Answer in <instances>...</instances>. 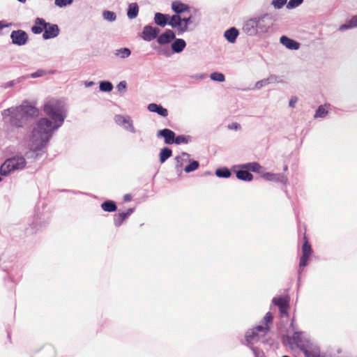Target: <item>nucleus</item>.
I'll list each match as a JSON object with an SVG mask.
<instances>
[{
  "mask_svg": "<svg viewBox=\"0 0 357 357\" xmlns=\"http://www.w3.org/2000/svg\"><path fill=\"white\" fill-rule=\"evenodd\" d=\"M43 110L50 119L41 118L33 128L29 144L33 152L41 151L46 147L53 133L63 125L67 116L66 104L61 100L52 98L47 100Z\"/></svg>",
  "mask_w": 357,
  "mask_h": 357,
  "instance_id": "obj_1",
  "label": "nucleus"
},
{
  "mask_svg": "<svg viewBox=\"0 0 357 357\" xmlns=\"http://www.w3.org/2000/svg\"><path fill=\"white\" fill-rule=\"evenodd\" d=\"M274 22V17L271 13L255 15L244 22L243 31L252 36L266 33L273 27Z\"/></svg>",
  "mask_w": 357,
  "mask_h": 357,
  "instance_id": "obj_2",
  "label": "nucleus"
},
{
  "mask_svg": "<svg viewBox=\"0 0 357 357\" xmlns=\"http://www.w3.org/2000/svg\"><path fill=\"white\" fill-rule=\"evenodd\" d=\"M2 116L5 121L16 127H22L26 120L23 113V108L20 105L3 110Z\"/></svg>",
  "mask_w": 357,
  "mask_h": 357,
  "instance_id": "obj_3",
  "label": "nucleus"
},
{
  "mask_svg": "<svg viewBox=\"0 0 357 357\" xmlns=\"http://www.w3.org/2000/svg\"><path fill=\"white\" fill-rule=\"evenodd\" d=\"M26 158H7L0 166V175L7 176L17 170L22 169L26 166Z\"/></svg>",
  "mask_w": 357,
  "mask_h": 357,
  "instance_id": "obj_4",
  "label": "nucleus"
},
{
  "mask_svg": "<svg viewBox=\"0 0 357 357\" xmlns=\"http://www.w3.org/2000/svg\"><path fill=\"white\" fill-rule=\"evenodd\" d=\"M269 331L268 326L259 325L252 329L248 330L245 333V341L247 346H253L254 344L259 342L265 337Z\"/></svg>",
  "mask_w": 357,
  "mask_h": 357,
  "instance_id": "obj_5",
  "label": "nucleus"
},
{
  "mask_svg": "<svg viewBox=\"0 0 357 357\" xmlns=\"http://www.w3.org/2000/svg\"><path fill=\"white\" fill-rule=\"evenodd\" d=\"M182 13L181 2H180V33L193 30L199 22V15H195V13H192L188 15V17H185L181 16Z\"/></svg>",
  "mask_w": 357,
  "mask_h": 357,
  "instance_id": "obj_6",
  "label": "nucleus"
},
{
  "mask_svg": "<svg viewBox=\"0 0 357 357\" xmlns=\"http://www.w3.org/2000/svg\"><path fill=\"white\" fill-rule=\"evenodd\" d=\"M289 342H291L296 344V346L302 351L305 347L313 343L302 332H294L292 337H287Z\"/></svg>",
  "mask_w": 357,
  "mask_h": 357,
  "instance_id": "obj_7",
  "label": "nucleus"
},
{
  "mask_svg": "<svg viewBox=\"0 0 357 357\" xmlns=\"http://www.w3.org/2000/svg\"><path fill=\"white\" fill-rule=\"evenodd\" d=\"M10 39L13 44L22 46L28 42L29 35L22 29L14 30L10 33Z\"/></svg>",
  "mask_w": 357,
  "mask_h": 357,
  "instance_id": "obj_8",
  "label": "nucleus"
},
{
  "mask_svg": "<svg viewBox=\"0 0 357 357\" xmlns=\"http://www.w3.org/2000/svg\"><path fill=\"white\" fill-rule=\"evenodd\" d=\"M304 240L305 241L302 246V256L299 262V273H301V270L307 266V261L312 253L311 245L307 241L306 237H304Z\"/></svg>",
  "mask_w": 357,
  "mask_h": 357,
  "instance_id": "obj_9",
  "label": "nucleus"
},
{
  "mask_svg": "<svg viewBox=\"0 0 357 357\" xmlns=\"http://www.w3.org/2000/svg\"><path fill=\"white\" fill-rule=\"evenodd\" d=\"M114 121L119 126L123 127L126 130L132 133L136 132V130L133 126V121L130 116L118 114L114 116Z\"/></svg>",
  "mask_w": 357,
  "mask_h": 357,
  "instance_id": "obj_10",
  "label": "nucleus"
},
{
  "mask_svg": "<svg viewBox=\"0 0 357 357\" xmlns=\"http://www.w3.org/2000/svg\"><path fill=\"white\" fill-rule=\"evenodd\" d=\"M156 135L158 138H163L165 144H178V137H176L175 133L168 128L158 130Z\"/></svg>",
  "mask_w": 357,
  "mask_h": 357,
  "instance_id": "obj_11",
  "label": "nucleus"
},
{
  "mask_svg": "<svg viewBox=\"0 0 357 357\" xmlns=\"http://www.w3.org/2000/svg\"><path fill=\"white\" fill-rule=\"evenodd\" d=\"M232 170L236 174V178L241 181L250 182L253 179L252 174L248 169L243 167V165L234 166Z\"/></svg>",
  "mask_w": 357,
  "mask_h": 357,
  "instance_id": "obj_12",
  "label": "nucleus"
},
{
  "mask_svg": "<svg viewBox=\"0 0 357 357\" xmlns=\"http://www.w3.org/2000/svg\"><path fill=\"white\" fill-rule=\"evenodd\" d=\"M261 177L268 181L280 183L284 185L287 184L288 181L287 176L283 174H274L271 172H265V171L263 172Z\"/></svg>",
  "mask_w": 357,
  "mask_h": 357,
  "instance_id": "obj_13",
  "label": "nucleus"
},
{
  "mask_svg": "<svg viewBox=\"0 0 357 357\" xmlns=\"http://www.w3.org/2000/svg\"><path fill=\"white\" fill-rule=\"evenodd\" d=\"M59 33L60 29L57 24L47 22V26L46 28H45V31L43 34V38L45 40L54 38L59 35Z\"/></svg>",
  "mask_w": 357,
  "mask_h": 357,
  "instance_id": "obj_14",
  "label": "nucleus"
},
{
  "mask_svg": "<svg viewBox=\"0 0 357 357\" xmlns=\"http://www.w3.org/2000/svg\"><path fill=\"white\" fill-rule=\"evenodd\" d=\"M160 31L159 28L146 25L144 27L142 37L146 41H151L158 36Z\"/></svg>",
  "mask_w": 357,
  "mask_h": 357,
  "instance_id": "obj_15",
  "label": "nucleus"
},
{
  "mask_svg": "<svg viewBox=\"0 0 357 357\" xmlns=\"http://www.w3.org/2000/svg\"><path fill=\"white\" fill-rule=\"evenodd\" d=\"M175 38L174 33L170 30H166L163 33H162L158 38V43L160 45H165L169 43L171 41H172Z\"/></svg>",
  "mask_w": 357,
  "mask_h": 357,
  "instance_id": "obj_16",
  "label": "nucleus"
},
{
  "mask_svg": "<svg viewBox=\"0 0 357 357\" xmlns=\"http://www.w3.org/2000/svg\"><path fill=\"white\" fill-rule=\"evenodd\" d=\"M280 43L287 48L292 50H296L300 47V43L296 40L288 38L286 36H282L280 39Z\"/></svg>",
  "mask_w": 357,
  "mask_h": 357,
  "instance_id": "obj_17",
  "label": "nucleus"
},
{
  "mask_svg": "<svg viewBox=\"0 0 357 357\" xmlns=\"http://www.w3.org/2000/svg\"><path fill=\"white\" fill-rule=\"evenodd\" d=\"M101 209L105 212L113 213L118 210L117 204L112 199H106L100 204Z\"/></svg>",
  "mask_w": 357,
  "mask_h": 357,
  "instance_id": "obj_18",
  "label": "nucleus"
},
{
  "mask_svg": "<svg viewBox=\"0 0 357 357\" xmlns=\"http://www.w3.org/2000/svg\"><path fill=\"white\" fill-rule=\"evenodd\" d=\"M272 302L275 305L279 307L282 314L287 312V309L289 306L288 299L283 297H275L273 298Z\"/></svg>",
  "mask_w": 357,
  "mask_h": 357,
  "instance_id": "obj_19",
  "label": "nucleus"
},
{
  "mask_svg": "<svg viewBox=\"0 0 357 357\" xmlns=\"http://www.w3.org/2000/svg\"><path fill=\"white\" fill-rule=\"evenodd\" d=\"M47 26V22L43 18L37 17L35 20V24L31 27V31L35 34L41 33Z\"/></svg>",
  "mask_w": 357,
  "mask_h": 357,
  "instance_id": "obj_20",
  "label": "nucleus"
},
{
  "mask_svg": "<svg viewBox=\"0 0 357 357\" xmlns=\"http://www.w3.org/2000/svg\"><path fill=\"white\" fill-rule=\"evenodd\" d=\"M172 8L176 14L171 17H169L167 24L176 27L178 26V1H174Z\"/></svg>",
  "mask_w": 357,
  "mask_h": 357,
  "instance_id": "obj_21",
  "label": "nucleus"
},
{
  "mask_svg": "<svg viewBox=\"0 0 357 357\" xmlns=\"http://www.w3.org/2000/svg\"><path fill=\"white\" fill-rule=\"evenodd\" d=\"M148 109L151 112L157 113L158 115L166 117L168 115L167 109L162 107L160 105L151 103L148 105Z\"/></svg>",
  "mask_w": 357,
  "mask_h": 357,
  "instance_id": "obj_22",
  "label": "nucleus"
},
{
  "mask_svg": "<svg viewBox=\"0 0 357 357\" xmlns=\"http://www.w3.org/2000/svg\"><path fill=\"white\" fill-rule=\"evenodd\" d=\"M238 34L239 32L236 28L231 27L225 32L224 36L229 43H234L236 42Z\"/></svg>",
  "mask_w": 357,
  "mask_h": 357,
  "instance_id": "obj_23",
  "label": "nucleus"
},
{
  "mask_svg": "<svg viewBox=\"0 0 357 357\" xmlns=\"http://www.w3.org/2000/svg\"><path fill=\"white\" fill-rule=\"evenodd\" d=\"M169 19V15L156 13L154 17V22L157 25L164 27L167 24Z\"/></svg>",
  "mask_w": 357,
  "mask_h": 357,
  "instance_id": "obj_24",
  "label": "nucleus"
},
{
  "mask_svg": "<svg viewBox=\"0 0 357 357\" xmlns=\"http://www.w3.org/2000/svg\"><path fill=\"white\" fill-rule=\"evenodd\" d=\"M243 167L248 169V171H252L260 174L261 175L264 172V168L257 162H248L243 164Z\"/></svg>",
  "mask_w": 357,
  "mask_h": 357,
  "instance_id": "obj_25",
  "label": "nucleus"
},
{
  "mask_svg": "<svg viewBox=\"0 0 357 357\" xmlns=\"http://www.w3.org/2000/svg\"><path fill=\"white\" fill-rule=\"evenodd\" d=\"M20 106L23 108V113L26 119H27L29 116H33L38 113L37 109L32 105L28 104H22Z\"/></svg>",
  "mask_w": 357,
  "mask_h": 357,
  "instance_id": "obj_26",
  "label": "nucleus"
},
{
  "mask_svg": "<svg viewBox=\"0 0 357 357\" xmlns=\"http://www.w3.org/2000/svg\"><path fill=\"white\" fill-rule=\"evenodd\" d=\"M181 9L183 10L182 17H188V15L189 16L190 14L192 13H195V15H200L198 10L183 3H181Z\"/></svg>",
  "mask_w": 357,
  "mask_h": 357,
  "instance_id": "obj_27",
  "label": "nucleus"
},
{
  "mask_svg": "<svg viewBox=\"0 0 357 357\" xmlns=\"http://www.w3.org/2000/svg\"><path fill=\"white\" fill-rule=\"evenodd\" d=\"M139 13V7L137 3H130L128 8L127 15L130 20L137 17Z\"/></svg>",
  "mask_w": 357,
  "mask_h": 357,
  "instance_id": "obj_28",
  "label": "nucleus"
},
{
  "mask_svg": "<svg viewBox=\"0 0 357 357\" xmlns=\"http://www.w3.org/2000/svg\"><path fill=\"white\" fill-rule=\"evenodd\" d=\"M128 218L123 212L116 213L114 215V225L116 227H119Z\"/></svg>",
  "mask_w": 357,
  "mask_h": 357,
  "instance_id": "obj_29",
  "label": "nucleus"
},
{
  "mask_svg": "<svg viewBox=\"0 0 357 357\" xmlns=\"http://www.w3.org/2000/svg\"><path fill=\"white\" fill-rule=\"evenodd\" d=\"M215 175L219 178H227L231 175V171L227 167H220L215 170Z\"/></svg>",
  "mask_w": 357,
  "mask_h": 357,
  "instance_id": "obj_30",
  "label": "nucleus"
},
{
  "mask_svg": "<svg viewBox=\"0 0 357 357\" xmlns=\"http://www.w3.org/2000/svg\"><path fill=\"white\" fill-rule=\"evenodd\" d=\"M277 77L274 75H271L268 78L263 79L261 80H259L255 84V89H259L261 87L266 86L269 83L273 82L276 80Z\"/></svg>",
  "mask_w": 357,
  "mask_h": 357,
  "instance_id": "obj_31",
  "label": "nucleus"
},
{
  "mask_svg": "<svg viewBox=\"0 0 357 357\" xmlns=\"http://www.w3.org/2000/svg\"><path fill=\"white\" fill-rule=\"evenodd\" d=\"M357 26V15L354 16L350 20L340 26V31H344L348 29Z\"/></svg>",
  "mask_w": 357,
  "mask_h": 357,
  "instance_id": "obj_32",
  "label": "nucleus"
},
{
  "mask_svg": "<svg viewBox=\"0 0 357 357\" xmlns=\"http://www.w3.org/2000/svg\"><path fill=\"white\" fill-rule=\"evenodd\" d=\"M131 54V51L129 48L127 47H123L118 49L115 51L114 55L117 57L121 58V59H126L130 56Z\"/></svg>",
  "mask_w": 357,
  "mask_h": 357,
  "instance_id": "obj_33",
  "label": "nucleus"
},
{
  "mask_svg": "<svg viewBox=\"0 0 357 357\" xmlns=\"http://www.w3.org/2000/svg\"><path fill=\"white\" fill-rule=\"evenodd\" d=\"M103 19L108 22H114L116 20V15L114 12L110 10H104L102 12Z\"/></svg>",
  "mask_w": 357,
  "mask_h": 357,
  "instance_id": "obj_34",
  "label": "nucleus"
},
{
  "mask_svg": "<svg viewBox=\"0 0 357 357\" xmlns=\"http://www.w3.org/2000/svg\"><path fill=\"white\" fill-rule=\"evenodd\" d=\"M113 89V85L110 82L102 81L100 82V90L105 92H109Z\"/></svg>",
  "mask_w": 357,
  "mask_h": 357,
  "instance_id": "obj_35",
  "label": "nucleus"
},
{
  "mask_svg": "<svg viewBox=\"0 0 357 357\" xmlns=\"http://www.w3.org/2000/svg\"><path fill=\"white\" fill-rule=\"evenodd\" d=\"M40 219V218L37 215V216L34 217L33 222L30 224L31 228L33 231H36L43 227L41 221L39 220Z\"/></svg>",
  "mask_w": 357,
  "mask_h": 357,
  "instance_id": "obj_36",
  "label": "nucleus"
},
{
  "mask_svg": "<svg viewBox=\"0 0 357 357\" xmlns=\"http://www.w3.org/2000/svg\"><path fill=\"white\" fill-rule=\"evenodd\" d=\"M210 77L212 80L219 82H222L225 80V75L222 73L218 72L211 73Z\"/></svg>",
  "mask_w": 357,
  "mask_h": 357,
  "instance_id": "obj_37",
  "label": "nucleus"
},
{
  "mask_svg": "<svg viewBox=\"0 0 357 357\" xmlns=\"http://www.w3.org/2000/svg\"><path fill=\"white\" fill-rule=\"evenodd\" d=\"M199 164L197 161L193 160L184 168V170L185 172L189 173L196 170L199 167Z\"/></svg>",
  "mask_w": 357,
  "mask_h": 357,
  "instance_id": "obj_38",
  "label": "nucleus"
},
{
  "mask_svg": "<svg viewBox=\"0 0 357 357\" xmlns=\"http://www.w3.org/2000/svg\"><path fill=\"white\" fill-rule=\"evenodd\" d=\"M328 114V111L322 106H319L317 109L314 117L315 118H324Z\"/></svg>",
  "mask_w": 357,
  "mask_h": 357,
  "instance_id": "obj_39",
  "label": "nucleus"
},
{
  "mask_svg": "<svg viewBox=\"0 0 357 357\" xmlns=\"http://www.w3.org/2000/svg\"><path fill=\"white\" fill-rule=\"evenodd\" d=\"M250 349L252 350L255 357H266L264 351L258 347L250 346Z\"/></svg>",
  "mask_w": 357,
  "mask_h": 357,
  "instance_id": "obj_40",
  "label": "nucleus"
},
{
  "mask_svg": "<svg viewBox=\"0 0 357 357\" xmlns=\"http://www.w3.org/2000/svg\"><path fill=\"white\" fill-rule=\"evenodd\" d=\"M304 0H289L287 4V9H293L299 6Z\"/></svg>",
  "mask_w": 357,
  "mask_h": 357,
  "instance_id": "obj_41",
  "label": "nucleus"
},
{
  "mask_svg": "<svg viewBox=\"0 0 357 357\" xmlns=\"http://www.w3.org/2000/svg\"><path fill=\"white\" fill-rule=\"evenodd\" d=\"M171 53H178V38H176L172 45V50H168L166 53L167 56H169Z\"/></svg>",
  "mask_w": 357,
  "mask_h": 357,
  "instance_id": "obj_42",
  "label": "nucleus"
},
{
  "mask_svg": "<svg viewBox=\"0 0 357 357\" xmlns=\"http://www.w3.org/2000/svg\"><path fill=\"white\" fill-rule=\"evenodd\" d=\"M287 0H273L271 5L275 9H280L287 3Z\"/></svg>",
  "mask_w": 357,
  "mask_h": 357,
  "instance_id": "obj_43",
  "label": "nucleus"
},
{
  "mask_svg": "<svg viewBox=\"0 0 357 357\" xmlns=\"http://www.w3.org/2000/svg\"><path fill=\"white\" fill-rule=\"evenodd\" d=\"M73 2V0H55L54 3L59 8H63L67 5H70Z\"/></svg>",
  "mask_w": 357,
  "mask_h": 357,
  "instance_id": "obj_44",
  "label": "nucleus"
},
{
  "mask_svg": "<svg viewBox=\"0 0 357 357\" xmlns=\"http://www.w3.org/2000/svg\"><path fill=\"white\" fill-rule=\"evenodd\" d=\"M273 321V315L271 312H267L264 317L263 324L264 326H268V324L272 323Z\"/></svg>",
  "mask_w": 357,
  "mask_h": 357,
  "instance_id": "obj_45",
  "label": "nucleus"
},
{
  "mask_svg": "<svg viewBox=\"0 0 357 357\" xmlns=\"http://www.w3.org/2000/svg\"><path fill=\"white\" fill-rule=\"evenodd\" d=\"M46 74H47V72L45 70H43V69H38L36 72L31 73L30 76L32 78H36V77H43V76H44Z\"/></svg>",
  "mask_w": 357,
  "mask_h": 357,
  "instance_id": "obj_46",
  "label": "nucleus"
},
{
  "mask_svg": "<svg viewBox=\"0 0 357 357\" xmlns=\"http://www.w3.org/2000/svg\"><path fill=\"white\" fill-rule=\"evenodd\" d=\"M172 151L168 147H164L161 149L159 156H172Z\"/></svg>",
  "mask_w": 357,
  "mask_h": 357,
  "instance_id": "obj_47",
  "label": "nucleus"
},
{
  "mask_svg": "<svg viewBox=\"0 0 357 357\" xmlns=\"http://www.w3.org/2000/svg\"><path fill=\"white\" fill-rule=\"evenodd\" d=\"M126 86H127L126 82L121 81L117 84L116 89L119 91H125L126 89Z\"/></svg>",
  "mask_w": 357,
  "mask_h": 357,
  "instance_id": "obj_48",
  "label": "nucleus"
},
{
  "mask_svg": "<svg viewBox=\"0 0 357 357\" xmlns=\"http://www.w3.org/2000/svg\"><path fill=\"white\" fill-rule=\"evenodd\" d=\"M227 127L229 130H238L241 128V125L236 122H234L231 124H229Z\"/></svg>",
  "mask_w": 357,
  "mask_h": 357,
  "instance_id": "obj_49",
  "label": "nucleus"
},
{
  "mask_svg": "<svg viewBox=\"0 0 357 357\" xmlns=\"http://www.w3.org/2000/svg\"><path fill=\"white\" fill-rule=\"evenodd\" d=\"M190 139H191V137L190 136L180 135V144H181V143L187 144L189 141H190Z\"/></svg>",
  "mask_w": 357,
  "mask_h": 357,
  "instance_id": "obj_50",
  "label": "nucleus"
},
{
  "mask_svg": "<svg viewBox=\"0 0 357 357\" xmlns=\"http://www.w3.org/2000/svg\"><path fill=\"white\" fill-rule=\"evenodd\" d=\"M297 101H298L297 97H296V96L291 97L289 100V107L294 108L295 107V105L297 102Z\"/></svg>",
  "mask_w": 357,
  "mask_h": 357,
  "instance_id": "obj_51",
  "label": "nucleus"
},
{
  "mask_svg": "<svg viewBox=\"0 0 357 357\" xmlns=\"http://www.w3.org/2000/svg\"><path fill=\"white\" fill-rule=\"evenodd\" d=\"M135 208H129L126 211H123L124 213H126V216L129 218L135 211Z\"/></svg>",
  "mask_w": 357,
  "mask_h": 357,
  "instance_id": "obj_52",
  "label": "nucleus"
},
{
  "mask_svg": "<svg viewBox=\"0 0 357 357\" xmlns=\"http://www.w3.org/2000/svg\"><path fill=\"white\" fill-rule=\"evenodd\" d=\"M63 192H72L74 195H88L87 193L82 192L81 191H75V190H62Z\"/></svg>",
  "mask_w": 357,
  "mask_h": 357,
  "instance_id": "obj_53",
  "label": "nucleus"
},
{
  "mask_svg": "<svg viewBox=\"0 0 357 357\" xmlns=\"http://www.w3.org/2000/svg\"><path fill=\"white\" fill-rule=\"evenodd\" d=\"M186 43L183 39L180 38V52H181L185 47Z\"/></svg>",
  "mask_w": 357,
  "mask_h": 357,
  "instance_id": "obj_54",
  "label": "nucleus"
},
{
  "mask_svg": "<svg viewBox=\"0 0 357 357\" xmlns=\"http://www.w3.org/2000/svg\"><path fill=\"white\" fill-rule=\"evenodd\" d=\"M20 82L19 80L17 82H16L15 80L10 81L5 84V87L6 88L12 87L16 84V82Z\"/></svg>",
  "mask_w": 357,
  "mask_h": 357,
  "instance_id": "obj_55",
  "label": "nucleus"
},
{
  "mask_svg": "<svg viewBox=\"0 0 357 357\" xmlns=\"http://www.w3.org/2000/svg\"><path fill=\"white\" fill-rule=\"evenodd\" d=\"M132 200V195L130 194H126L123 196V201L126 202H130Z\"/></svg>",
  "mask_w": 357,
  "mask_h": 357,
  "instance_id": "obj_56",
  "label": "nucleus"
},
{
  "mask_svg": "<svg viewBox=\"0 0 357 357\" xmlns=\"http://www.w3.org/2000/svg\"><path fill=\"white\" fill-rule=\"evenodd\" d=\"M10 25V24H4L2 21H0V31L2 30L4 27H8Z\"/></svg>",
  "mask_w": 357,
  "mask_h": 357,
  "instance_id": "obj_57",
  "label": "nucleus"
},
{
  "mask_svg": "<svg viewBox=\"0 0 357 357\" xmlns=\"http://www.w3.org/2000/svg\"><path fill=\"white\" fill-rule=\"evenodd\" d=\"M93 84H94L93 82H85V86L86 87H90V86H93Z\"/></svg>",
  "mask_w": 357,
  "mask_h": 357,
  "instance_id": "obj_58",
  "label": "nucleus"
},
{
  "mask_svg": "<svg viewBox=\"0 0 357 357\" xmlns=\"http://www.w3.org/2000/svg\"><path fill=\"white\" fill-rule=\"evenodd\" d=\"M176 161V164L175 165V168L176 169V171H178V157H176V158H174Z\"/></svg>",
  "mask_w": 357,
  "mask_h": 357,
  "instance_id": "obj_59",
  "label": "nucleus"
},
{
  "mask_svg": "<svg viewBox=\"0 0 357 357\" xmlns=\"http://www.w3.org/2000/svg\"><path fill=\"white\" fill-rule=\"evenodd\" d=\"M160 164L164 163L169 158H159Z\"/></svg>",
  "mask_w": 357,
  "mask_h": 357,
  "instance_id": "obj_60",
  "label": "nucleus"
},
{
  "mask_svg": "<svg viewBox=\"0 0 357 357\" xmlns=\"http://www.w3.org/2000/svg\"><path fill=\"white\" fill-rule=\"evenodd\" d=\"M181 154H182V156H187V157L190 156L188 153H185V152H183Z\"/></svg>",
  "mask_w": 357,
  "mask_h": 357,
  "instance_id": "obj_61",
  "label": "nucleus"
},
{
  "mask_svg": "<svg viewBox=\"0 0 357 357\" xmlns=\"http://www.w3.org/2000/svg\"><path fill=\"white\" fill-rule=\"evenodd\" d=\"M17 1L21 2V3H25L26 2V0H17Z\"/></svg>",
  "mask_w": 357,
  "mask_h": 357,
  "instance_id": "obj_62",
  "label": "nucleus"
},
{
  "mask_svg": "<svg viewBox=\"0 0 357 357\" xmlns=\"http://www.w3.org/2000/svg\"><path fill=\"white\" fill-rule=\"evenodd\" d=\"M287 168H288L287 165H284V171H286V170L287 169Z\"/></svg>",
  "mask_w": 357,
  "mask_h": 357,
  "instance_id": "obj_63",
  "label": "nucleus"
},
{
  "mask_svg": "<svg viewBox=\"0 0 357 357\" xmlns=\"http://www.w3.org/2000/svg\"><path fill=\"white\" fill-rule=\"evenodd\" d=\"M282 357H289V356H286V355H285V356H282Z\"/></svg>",
  "mask_w": 357,
  "mask_h": 357,
  "instance_id": "obj_64",
  "label": "nucleus"
}]
</instances>
